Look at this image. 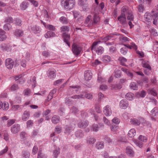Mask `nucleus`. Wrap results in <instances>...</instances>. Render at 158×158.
Wrapping results in <instances>:
<instances>
[{
    "label": "nucleus",
    "instance_id": "nucleus-34",
    "mask_svg": "<svg viewBox=\"0 0 158 158\" xmlns=\"http://www.w3.org/2000/svg\"><path fill=\"white\" fill-rule=\"evenodd\" d=\"M136 131L134 129H131L128 132V135L129 137L132 138L135 135Z\"/></svg>",
    "mask_w": 158,
    "mask_h": 158
},
{
    "label": "nucleus",
    "instance_id": "nucleus-61",
    "mask_svg": "<svg viewBox=\"0 0 158 158\" xmlns=\"http://www.w3.org/2000/svg\"><path fill=\"white\" fill-rule=\"evenodd\" d=\"M9 105L8 104L6 103L5 102L2 103V108L3 110H7L8 109Z\"/></svg>",
    "mask_w": 158,
    "mask_h": 158
},
{
    "label": "nucleus",
    "instance_id": "nucleus-13",
    "mask_svg": "<svg viewBox=\"0 0 158 158\" xmlns=\"http://www.w3.org/2000/svg\"><path fill=\"white\" fill-rule=\"evenodd\" d=\"M92 74L90 70H87L84 73V77L85 79L87 81L90 80L92 77Z\"/></svg>",
    "mask_w": 158,
    "mask_h": 158
},
{
    "label": "nucleus",
    "instance_id": "nucleus-59",
    "mask_svg": "<svg viewBox=\"0 0 158 158\" xmlns=\"http://www.w3.org/2000/svg\"><path fill=\"white\" fill-rule=\"evenodd\" d=\"M37 158H45L46 156L44 154L42 153L41 151L40 150L38 153Z\"/></svg>",
    "mask_w": 158,
    "mask_h": 158
},
{
    "label": "nucleus",
    "instance_id": "nucleus-3",
    "mask_svg": "<svg viewBox=\"0 0 158 158\" xmlns=\"http://www.w3.org/2000/svg\"><path fill=\"white\" fill-rule=\"evenodd\" d=\"M72 51L75 56L80 54L82 51V48L79 45L74 44L72 45Z\"/></svg>",
    "mask_w": 158,
    "mask_h": 158
},
{
    "label": "nucleus",
    "instance_id": "nucleus-14",
    "mask_svg": "<svg viewBox=\"0 0 158 158\" xmlns=\"http://www.w3.org/2000/svg\"><path fill=\"white\" fill-rule=\"evenodd\" d=\"M56 71L54 69H50L49 70V72L48 73V77L51 79L54 78L56 76Z\"/></svg>",
    "mask_w": 158,
    "mask_h": 158
},
{
    "label": "nucleus",
    "instance_id": "nucleus-32",
    "mask_svg": "<svg viewBox=\"0 0 158 158\" xmlns=\"http://www.w3.org/2000/svg\"><path fill=\"white\" fill-rule=\"evenodd\" d=\"M134 16L132 14L131 11L128 12V14L127 15V19L129 21H133Z\"/></svg>",
    "mask_w": 158,
    "mask_h": 158
},
{
    "label": "nucleus",
    "instance_id": "nucleus-49",
    "mask_svg": "<svg viewBox=\"0 0 158 158\" xmlns=\"http://www.w3.org/2000/svg\"><path fill=\"white\" fill-rule=\"evenodd\" d=\"M0 48L3 51H7L8 49V48L6 46V45L4 44H2L0 45Z\"/></svg>",
    "mask_w": 158,
    "mask_h": 158
},
{
    "label": "nucleus",
    "instance_id": "nucleus-17",
    "mask_svg": "<svg viewBox=\"0 0 158 158\" xmlns=\"http://www.w3.org/2000/svg\"><path fill=\"white\" fill-rule=\"evenodd\" d=\"M88 125V122L87 121L82 120L78 123V127L81 128L83 129L86 127Z\"/></svg>",
    "mask_w": 158,
    "mask_h": 158
},
{
    "label": "nucleus",
    "instance_id": "nucleus-12",
    "mask_svg": "<svg viewBox=\"0 0 158 158\" xmlns=\"http://www.w3.org/2000/svg\"><path fill=\"white\" fill-rule=\"evenodd\" d=\"M128 101L125 99L121 100L119 103L120 107L124 109H126L128 107Z\"/></svg>",
    "mask_w": 158,
    "mask_h": 158
},
{
    "label": "nucleus",
    "instance_id": "nucleus-62",
    "mask_svg": "<svg viewBox=\"0 0 158 158\" xmlns=\"http://www.w3.org/2000/svg\"><path fill=\"white\" fill-rule=\"evenodd\" d=\"M33 121L31 120H28L27 122V128L33 126Z\"/></svg>",
    "mask_w": 158,
    "mask_h": 158
},
{
    "label": "nucleus",
    "instance_id": "nucleus-47",
    "mask_svg": "<svg viewBox=\"0 0 158 158\" xmlns=\"http://www.w3.org/2000/svg\"><path fill=\"white\" fill-rule=\"evenodd\" d=\"M5 65L6 67L8 69H10V58L6 59L5 60Z\"/></svg>",
    "mask_w": 158,
    "mask_h": 158
},
{
    "label": "nucleus",
    "instance_id": "nucleus-27",
    "mask_svg": "<svg viewBox=\"0 0 158 158\" xmlns=\"http://www.w3.org/2000/svg\"><path fill=\"white\" fill-rule=\"evenodd\" d=\"M121 70L124 72L126 73L127 75L131 79L132 78L133 76V74L131 73L130 72L128 69L124 68H122L121 69Z\"/></svg>",
    "mask_w": 158,
    "mask_h": 158
},
{
    "label": "nucleus",
    "instance_id": "nucleus-58",
    "mask_svg": "<svg viewBox=\"0 0 158 158\" xmlns=\"http://www.w3.org/2000/svg\"><path fill=\"white\" fill-rule=\"evenodd\" d=\"M60 21L63 23H66L67 22V19L64 16L61 17L60 19Z\"/></svg>",
    "mask_w": 158,
    "mask_h": 158
},
{
    "label": "nucleus",
    "instance_id": "nucleus-52",
    "mask_svg": "<svg viewBox=\"0 0 158 158\" xmlns=\"http://www.w3.org/2000/svg\"><path fill=\"white\" fill-rule=\"evenodd\" d=\"M61 31H68L69 30L68 27L66 26H62L60 28Z\"/></svg>",
    "mask_w": 158,
    "mask_h": 158
},
{
    "label": "nucleus",
    "instance_id": "nucleus-50",
    "mask_svg": "<svg viewBox=\"0 0 158 158\" xmlns=\"http://www.w3.org/2000/svg\"><path fill=\"white\" fill-rule=\"evenodd\" d=\"M45 28L52 31L55 30V27L52 25L48 24L47 26H45Z\"/></svg>",
    "mask_w": 158,
    "mask_h": 158
},
{
    "label": "nucleus",
    "instance_id": "nucleus-44",
    "mask_svg": "<svg viewBox=\"0 0 158 158\" xmlns=\"http://www.w3.org/2000/svg\"><path fill=\"white\" fill-rule=\"evenodd\" d=\"M138 10L140 12H143L144 10V6L142 4H139L137 7Z\"/></svg>",
    "mask_w": 158,
    "mask_h": 158
},
{
    "label": "nucleus",
    "instance_id": "nucleus-31",
    "mask_svg": "<svg viewBox=\"0 0 158 158\" xmlns=\"http://www.w3.org/2000/svg\"><path fill=\"white\" fill-rule=\"evenodd\" d=\"M5 31L2 29H0V40L3 41L6 38V36L5 35Z\"/></svg>",
    "mask_w": 158,
    "mask_h": 158
},
{
    "label": "nucleus",
    "instance_id": "nucleus-38",
    "mask_svg": "<svg viewBox=\"0 0 158 158\" xmlns=\"http://www.w3.org/2000/svg\"><path fill=\"white\" fill-rule=\"evenodd\" d=\"M65 133H70L73 130V127L70 125H66L65 127Z\"/></svg>",
    "mask_w": 158,
    "mask_h": 158
},
{
    "label": "nucleus",
    "instance_id": "nucleus-21",
    "mask_svg": "<svg viewBox=\"0 0 158 158\" xmlns=\"http://www.w3.org/2000/svg\"><path fill=\"white\" fill-rule=\"evenodd\" d=\"M23 34V31L21 29L16 30L14 32V35L16 37H21L22 36Z\"/></svg>",
    "mask_w": 158,
    "mask_h": 158
},
{
    "label": "nucleus",
    "instance_id": "nucleus-37",
    "mask_svg": "<svg viewBox=\"0 0 158 158\" xmlns=\"http://www.w3.org/2000/svg\"><path fill=\"white\" fill-rule=\"evenodd\" d=\"M83 134L81 130H78L75 132V136L78 138H81L83 137Z\"/></svg>",
    "mask_w": 158,
    "mask_h": 158
},
{
    "label": "nucleus",
    "instance_id": "nucleus-40",
    "mask_svg": "<svg viewBox=\"0 0 158 158\" xmlns=\"http://www.w3.org/2000/svg\"><path fill=\"white\" fill-rule=\"evenodd\" d=\"M87 143L89 144H94L96 141L95 139L92 137H89L87 139Z\"/></svg>",
    "mask_w": 158,
    "mask_h": 158
},
{
    "label": "nucleus",
    "instance_id": "nucleus-46",
    "mask_svg": "<svg viewBox=\"0 0 158 158\" xmlns=\"http://www.w3.org/2000/svg\"><path fill=\"white\" fill-rule=\"evenodd\" d=\"M31 93V90L27 88L23 91V94L25 95L29 96Z\"/></svg>",
    "mask_w": 158,
    "mask_h": 158
},
{
    "label": "nucleus",
    "instance_id": "nucleus-1",
    "mask_svg": "<svg viewBox=\"0 0 158 158\" xmlns=\"http://www.w3.org/2000/svg\"><path fill=\"white\" fill-rule=\"evenodd\" d=\"M75 4L74 0H61V6L66 10H70L72 9Z\"/></svg>",
    "mask_w": 158,
    "mask_h": 158
},
{
    "label": "nucleus",
    "instance_id": "nucleus-33",
    "mask_svg": "<svg viewBox=\"0 0 158 158\" xmlns=\"http://www.w3.org/2000/svg\"><path fill=\"white\" fill-rule=\"evenodd\" d=\"M100 18L99 17L95 15H94L93 21H92V23L93 25L97 24L99 21Z\"/></svg>",
    "mask_w": 158,
    "mask_h": 158
},
{
    "label": "nucleus",
    "instance_id": "nucleus-2",
    "mask_svg": "<svg viewBox=\"0 0 158 158\" xmlns=\"http://www.w3.org/2000/svg\"><path fill=\"white\" fill-rule=\"evenodd\" d=\"M101 43V41L100 40L94 42L91 46V50L92 52H93L94 51H95L98 55L102 54L104 50V48L101 46L96 47V46Z\"/></svg>",
    "mask_w": 158,
    "mask_h": 158
},
{
    "label": "nucleus",
    "instance_id": "nucleus-5",
    "mask_svg": "<svg viewBox=\"0 0 158 158\" xmlns=\"http://www.w3.org/2000/svg\"><path fill=\"white\" fill-rule=\"evenodd\" d=\"M29 29L31 32L35 34L40 33L41 31V29L39 26L34 24L31 25Z\"/></svg>",
    "mask_w": 158,
    "mask_h": 158
},
{
    "label": "nucleus",
    "instance_id": "nucleus-36",
    "mask_svg": "<svg viewBox=\"0 0 158 158\" xmlns=\"http://www.w3.org/2000/svg\"><path fill=\"white\" fill-rule=\"evenodd\" d=\"M130 87L131 89L136 90L138 89V85L135 82H132L130 83Z\"/></svg>",
    "mask_w": 158,
    "mask_h": 158
},
{
    "label": "nucleus",
    "instance_id": "nucleus-43",
    "mask_svg": "<svg viewBox=\"0 0 158 158\" xmlns=\"http://www.w3.org/2000/svg\"><path fill=\"white\" fill-rule=\"evenodd\" d=\"M119 60L120 61L121 64L123 66L125 65V63L127 61V60L126 59L123 57H119Z\"/></svg>",
    "mask_w": 158,
    "mask_h": 158
},
{
    "label": "nucleus",
    "instance_id": "nucleus-20",
    "mask_svg": "<svg viewBox=\"0 0 158 158\" xmlns=\"http://www.w3.org/2000/svg\"><path fill=\"white\" fill-rule=\"evenodd\" d=\"M142 65L143 67L146 68L149 70L151 69V67L149 65V63L147 60H143L142 62Z\"/></svg>",
    "mask_w": 158,
    "mask_h": 158
},
{
    "label": "nucleus",
    "instance_id": "nucleus-60",
    "mask_svg": "<svg viewBox=\"0 0 158 158\" xmlns=\"http://www.w3.org/2000/svg\"><path fill=\"white\" fill-rule=\"evenodd\" d=\"M63 81L64 80L62 79L57 80L54 82L53 84L55 85H58L62 83Z\"/></svg>",
    "mask_w": 158,
    "mask_h": 158
},
{
    "label": "nucleus",
    "instance_id": "nucleus-55",
    "mask_svg": "<svg viewBox=\"0 0 158 158\" xmlns=\"http://www.w3.org/2000/svg\"><path fill=\"white\" fill-rule=\"evenodd\" d=\"M18 62H17V60H15V61L14 62L10 59V69L11 68V66H12V67L13 66H16L17 65H18Z\"/></svg>",
    "mask_w": 158,
    "mask_h": 158
},
{
    "label": "nucleus",
    "instance_id": "nucleus-64",
    "mask_svg": "<svg viewBox=\"0 0 158 158\" xmlns=\"http://www.w3.org/2000/svg\"><path fill=\"white\" fill-rule=\"evenodd\" d=\"M10 88L13 91L19 89V87L17 84H14Z\"/></svg>",
    "mask_w": 158,
    "mask_h": 158
},
{
    "label": "nucleus",
    "instance_id": "nucleus-35",
    "mask_svg": "<svg viewBox=\"0 0 158 158\" xmlns=\"http://www.w3.org/2000/svg\"><path fill=\"white\" fill-rule=\"evenodd\" d=\"M91 129L94 131L97 132L99 129V127L97 124H94L91 127Z\"/></svg>",
    "mask_w": 158,
    "mask_h": 158
},
{
    "label": "nucleus",
    "instance_id": "nucleus-56",
    "mask_svg": "<svg viewBox=\"0 0 158 158\" xmlns=\"http://www.w3.org/2000/svg\"><path fill=\"white\" fill-rule=\"evenodd\" d=\"M127 51V50L126 47H123L120 49V52L123 55L126 54Z\"/></svg>",
    "mask_w": 158,
    "mask_h": 158
},
{
    "label": "nucleus",
    "instance_id": "nucleus-25",
    "mask_svg": "<svg viewBox=\"0 0 158 158\" xmlns=\"http://www.w3.org/2000/svg\"><path fill=\"white\" fill-rule=\"evenodd\" d=\"M140 124L141 123L143 126H148L150 125L149 122L146 121L142 117L139 118Z\"/></svg>",
    "mask_w": 158,
    "mask_h": 158
},
{
    "label": "nucleus",
    "instance_id": "nucleus-10",
    "mask_svg": "<svg viewBox=\"0 0 158 158\" xmlns=\"http://www.w3.org/2000/svg\"><path fill=\"white\" fill-rule=\"evenodd\" d=\"M62 37L64 41L67 44V45L69 47H70V45L69 42V40L70 39V35L67 33L66 32H64L63 34Z\"/></svg>",
    "mask_w": 158,
    "mask_h": 158
},
{
    "label": "nucleus",
    "instance_id": "nucleus-26",
    "mask_svg": "<svg viewBox=\"0 0 158 158\" xmlns=\"http://www.w3.org/2000/svg\"><path fill=\"white\" fill-rule=\"evenodd\" d=\"M126 150V153L128 155L130 156H133L134 155V152L130 147H127Z\"/></svg>",
    "mask_w": 158,
    "mask_h": 158
},
{
    "label": "nucleus",
    "instance_id": "nucleus-4",
    "mask_svg": "<svg viewBox=\"0 0 158 158\" xmlns=\"http://www.w3.org/2000/svg\"><path fill=\"white\" fill-rule=\"evenodd\" d=\"M118 20L120 23L123 26H126L127 25L125 13H121L118 18Z\"/></svg>",
    "mask_w": 158,
    "mask_h": 158
},
{
    "label": "nucleus",
    "instance_id": "nucleus-42",
    "mask_svg": "<svg viewBox=\"0 0 158 158\" xmlns=\"http://www.w3.org/2000/svg\"><path fill=\"white\" fill-rule=\"evenodd\" d=\"M148 91L149 94L153 96H156L157 95V93L154 88H149Z\"/></svg>",
    "mask_w": 158,
    "mask_h": 158
},
{
    "label": "nucleus",
    "instance_id": "nucleus-9",
    "mask_svg": "<svg viewBox=\"0 0 158 158\" xmlns=\"http://www.w3.org/2000/svg\"><path fill=\"white\" fill-rule=\"evenodd\" d=\"M103 112L106 116H110L111 114L112 110L109 105H107L103 108Z\"/></svg>",
    "mask_w": 158,
    "mask_h": 158
},
{
    "label": "nucleus",
    "instance_id": "nucleus-57",
    "mask_svg": "<svg viewBox=\"0 0 158 158\" xmlns=\"http://www.w3.org/2000/svg\"><path fill=\"white\" fill-rule=\"evenodd\" d=\"M20 135V137L21 139H24L26 138L27 136V134L25 132L23 131L21 132Z\"/></svg>",
    "mask_w": 158,
    "mask_h": 158
},
{
    "label": "nucleus",
    "instance_id": "nucleus-16",
    "mask_svg": "<svg viewBox=\"0 0 158 158\" xmlns=\"http://www.w3.org/2000/svg\"><path fill=\"white\" fill-rule=\"evenodd\" d=\"M153 16L152 15V12L150 14L149 12H146L144 15V19L145 20L148 22H150L152 20Z\"/></svg>",
    "mask_w": 158,
    "mask_h": 158
},
{
    "label": "nucleus",
    "instance_id": "nucleus-51",
    "mask_svg": "<svg viewBox=\"0 0 158 158\" xmlns=\"http://www.w3.org/2000/svg\"><path fill=\"white\" fill-rule=\"evenodd\" d=\"M138 139L143 142H145L147 141V139L146 137L143 136L141 135H140L139 138Z\"/></svg>",
    "mask_w": 158,
    "mask_h": 158
},
{
    "label": "nucleus",
    "instance_id": "nucleus-23",
    "mask_svg": "<svg viewBox=\"0 0 158 158\" xmlns=\"http://www.w3.org/2000/svg\"><path fill=\"white\" fill-rule=\"evenodd\" d=\"M29 116V112L27 111H25L22 115V120L23 121H26L28 119Z\"/></svg>",
    "mask_w": 158,
    "mask_h": 158
},
{
    "label": "nucleus",
    "instance_id": "nucleus-39",
    "mask_svg": "<svg viewBox=\"0 0 158 158\" xmlns=\"http://www.w3.org/2000/svg\"><path fill=\"white\" fill-rule=\"evenodd\" d=\"M104 146V143L103 142H98L97 143L96 148L98 149L103 148Z\"/></svg>",
    "mask_w": 158,
    "mask_h": 158
},
{
    "label": "nucleus",
    "instance_id": "nucleus-30",
    "mask_svg": "<svg viewBox=\"0 0 158 158\" xmlns=\"http://www.w3.org/2000/svg\"><path fill=\"white\" fill-rule=\"evenodd\" d=\"M110 57L108 55H105L102 57L103 62L105 63H107L110 62L111 61Z\"/></svg>",
    "mask_w": 158,
    "mask_h": 158
},
{
    "label": "nucleus",
    "instance_id": "nucleus-63",
    "mask_svg": "<svg viewBox=\"0 0 158 158\" xmlns=\"http://www.w3.org/2000/svg\"><path fill=\"white\" fill-rule=\"evenodd\" d=\"M71 110L72 112L75 114L77 113L79 111L78 110L76 107H75L74 106H73L72 107Z\"/></svg>",
    "mask_w": 158,
    "mask_h": 158
},
{
    "label": "nucleus",
    "instance_id": "nucleus-41",
    "mask_svg": "<svg viewBox=\"0 0 158 158\" xmlns=\"http://www.w3.org/2000/svg\"><path fill=\"white\" fill-rule=\"evenodd\" d=\"M133 94L132 93H127L125 95V98L129 100H131L133 99Z\"/></svg>",
    "mask_w": 158,
    "mask_h": 158
},
{
    "label": "nucleus",
    "instance_id": "nucleus-24",
    "mask_svg": "<svg viewBox=\"0 0 158 158\" xmlns=\"http://www.w3.org/2000/svg\"><path fill=\"white\" fill-rule=\"evenodd\" d=\"M60 120V118L59 116L54 115L52 118V123L56 124L58 123Z\"/></svg>",
    "mask_w": 158,
    "mask_h": 158
},
{
    "label": "nucleus",
    "instance_id": "nucleus-18",
    "mask_svg": "<svg viewBox=\"0 0 158 158\" xmlns=\"http://www.w3.org/2000/svg\"><path fill=\"white\" fill-rule=\"evenodd\" d=\"M22 22L21 20L19 18L15 19L13 21L12 18L10 17V23H13L16 26H21L22 25Z\"/></svg>",
    "mask_w": 158,
    "mask_h": 158
},
{
    "label": "nucleus",
    "instance_id": "nucleus-7",
    "mask_svg": "<svg viewBox=\"0 0 158 158\" xmlns=\"http://www.w3.org/2000/svg\"><path fill=\"white\" fill-rule=\"evenodd\" d=\"M118 33L116 32H114L110 34L106 37H105L103 39H102V40L105 42H106L108 40H114L116 38H115L114 36L118 35Z\"/></svg>",
    "mask_w": 158,
    "mask_h": 158
},
{
    "label": "nucleus",
    "instance_id": "nucleus-28",
    "mask_svg": "<svg viewBox=\"0 0 158 158\" xmlns=\"http://www.w3.org/2000/svg\"><path fill=\"white\" fill-rule=\"evenodd\" d=\"M30 153L27 151H23L22 152L21 156L22 158H29Z\"/></svg>",
    "mask_w": 158,
    "mask_h": 158
},
{
    "label": "nucleus",
    "instance_id": "nucleus-15",
    "mask_svg": "<svg viewBox=\"0 0 158 158\" xmlns=\"http://www.w3.org/2000/svg\"><path fill=\"white\" fill-rule=\"evenodd\" d=\"M152 12L153 19V24L155 25H156L157 23V20L158 19V13L155 12L153 10L152 11Z\"/></svg>",
    "mask_w": 158,
    "mask_h": 158
},
{
    "label": "nucleus",
    "instance_id": "nucleus-6",
    "mask_svg": "<svg viewBox=\"0 0 158 158\" xmlns=\"http://www.w3.org/2000/svg\"><path fill=\"white\" fill-rule=\"evenodd\" d=\"M88 99H91L92 98L93 96L92 94L89 93H87L85 94H81L80 95H76L72 96V98L75 99H79L80 98H83L84 97Z\"/></svg>",
    "mask_w": 158,
    "mask_h": 158
},
{
    "label": "nucleus",
    "instance_id": "nucleus-19",
    "mask_svg": "<svg viewBox=\"0 0 158 158\" xmlns=\"http://www.w3.org/2000/svg\"><path fill=\"white\" fill-rule=\"evenodd\" d=\"M29 2L27 1L23 2L20 5L21 9L22 10H25L28 6Z\"/></svg>",
    "mask_w": 158,
    "mask_h": 158
},
{
    "label": "nucleus",
    "instance_id": "nucleus-29",
    "mask_svg": "<svg viewBox=\"0 0 158 158\" xmlns=\"http://www.w3.org/2000/svg\"><path fill=\"white\" fill-rule=\"evenodd\" d=\"M53 156L55 158H57L60 153V149L59 148H56L53 151Z\"/></svg>",
    "mask_w": 158,
    "mask_h": 158
},
{
    "label": "nucleus",
    "instance_id": "nucleus-54",
    "mask_svg": "<svg viewBox=\"0 0 158 158\" xmlns=\"http://www.w3.org/2000/svg\"><path fill=\"white\" fill-rule=\"evenodd\" d=\"M112 122L115 124H118L120 123V120L118 118L115 117L112 120Z\"/></svg>",
    "mask_w": 158,
    "mask_h": 158
},
{
    "label": "nucleus",
    "instance_id": "nucleus-45",
    "mask_svg": "<svg viewBox=\"0 0 158 158\" xmlns=\"http://www.w3.org/2000/svg\"><path fill=\"white\" fill-rule=\"evenodd\" d=\"M114 76L116 78H120L121 76V71L118 70H115L114 72Z\"/></svg>",
    "mask_w": 158,
    "mask_h": 158
},
{
    "label": "nucleus",
    "instance_id": "nucleus-11",
    "mask_svg": "<svg viewBox=\"0 0 158 158\" xmlns=\"http://www.w3.org/2000/svg\"><path fill=\"white\" fill-rule=\"evenodd\" d=\"M20 125L19 124H15L11 127L10 130L13 134L17 133L20 130Z\"/></svg>",
    "mask_w": 158,
    "mask_h": 158
},
{
    "label": "nucleus",
    "instance_id": "nucleus-8",
    "mask_svg": "<svg viewBox=\"0 0 158 158\" xmlns=\"http://www.w3.org/2000/svg\"><path fill=\"white\" fill-rule=\"evenodd\" d=\"M92 16L88 15L86 18L84 22L85 26L87 27H91L93 26L92 21Z\"/></svg>",
    "mask_w": 158,
    "mask_h": 158
},
{
    "label": "nucleus",
    "instance_id": "nucleus-53",
    "mask_svg": "<svg viewBox=\"0 0 158 158\" xmlns=\"http://www.w3.org/2000/svg\"><path fill=\"white\" fill-rule=\"evenodd\" d=\"M151 113L153 116H155L157 115L158 114L156 109L155 108H154L151 110Z\"/></svg>",
    "mask_w": 158,
    "mask_h": 158
},
{
    "label": "nucleus",
    "instance_id": "nucleus-48",
    "mask_svg": "<svg viewBox=\"0 0 158 158\" xmlns=\"http://www.w3.org/2000/svg\"><path fill=\"white\" fill-rule=\"evenodd\" d=\"M134 142L135 144L139 148H142L143 146V143L137 140H134Z\"/></svg>",
    "mask_w": 158,
    "mask_h": 158
},
{
    "label": "nucleus",
    "instance_id": "nucleus-22",
    "mask_svg": "<svg viewBox=\"0 0 158 158\" xmlns=\"http://www.w3.org/2000/svg\"><path fill=\"white\" fill-rule=\"evenodd\" d=\"M139 118H131L130 120V122L131 124L135 126H139L140 125Z\"/></svg>",
    "mask_w": 158,
    "mask_h": 158
}]
</instances>
